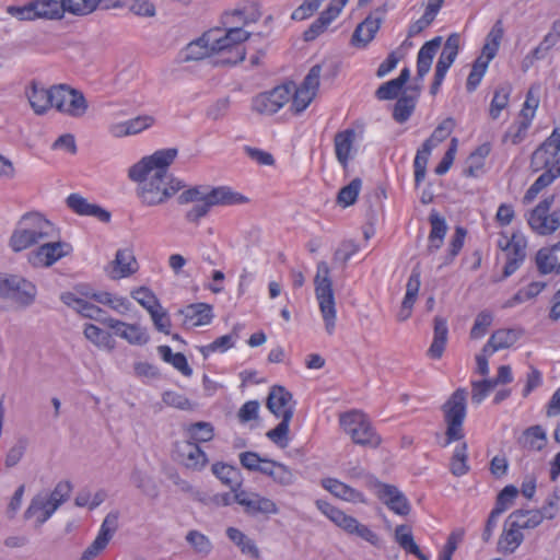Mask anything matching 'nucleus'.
<instances>
[{"mask_svg":"<svg viewBox=\"0 0 560 560\" xmlns=\"http://www.w3.org/2000/svg\"><path fill=\"white\" fill-rule=\"evenodd\" d=\"M55 232L52 223L38 212L24 214L12 231L8 245L20 253L49 240Z\"/></svg>","mask_w":560,"mask_h":560,"instance_id":"obj_3","label":"nucleus"},{"mask_svg":"<svg viewBox=\"0 0 560 560\" xmlns=\"http://www.w3.org/2000/svg\"><path fill=\"white\" fill-rule=\"evenodd\" d=\"M7 13L18 19L19 21H35L38 20L33 0L22 7L9 5Z\"/></svg>","mask_w":560,"mask_h":560,"instance_id":"obj_62","label":"nucleus"},{"mask_svg":"<svg viewBox=\"0 0 560 560\" xmlns=\"http://www.w3.org/2000/svg\"><path fill=\"white\" fill-rule=\"evenodd\" d=\"M212 472L231 490H236L241 486V472L234 466L217 463L212 465Z\"/></svg>","mask_w":560,"mask_h":560,"instance_id":"obj_37","label":"nucleus"},{"mask_svg":"<svg viewBox=\"0 0 560 560\" xmlns=\"http://www.w3.org/2000/svg\"><path fill=\"white\" fill-rule=\"evenodd\" d=\"M24 93L31 108L36 115H45L54 106V85L49 89H45L36 81H32L25 88Z\"/></svg>","mask_w":560,"mask_h":560,"instance_id":"obj_18","label":"nucleus"},{"mask_svg":"<svg viewBox=\"0 0 560 560\" xmlns=\"http://www.w3.org/2000/svg\"><path fill=\"white\" fill-rule=\"evenodd\" d=\"M293 90L291 82L260 93L253 100V109L261 115H273L291 100Z\"/></svg>","mask_w":560,"mask_h":560,"instance_id":"obj_13","label":"nucleus"},{"mask_svg":"<svg viewBox=\"0 0 560 560\" xmlns=\"http://www.w3.org/2000/svg\"><path fill=\"white\" fill-rule=\"evenodd\" d=\"M71 246L63 242L40 243L39 246L27 255V261L35 268L50 267L60 258L67 256Z\"/></svg>","mask_w":560,"mask_h":560,"instance_id":"obj_14","label":"nucleus"},{"mask_svg":"<svg viewBox=\"0 0 560 560\" xmlns=\"http://www.w3.org/2000/svg\"><path fill=\"white\" fill-rule=\"evenodd\" d=\"M538 270L546 275L560 273V242L551 247L541 248L536 255Z\"/></svg>","mask_w":560,"mask_h":560,"instance_id":"obj_27","label":"nucleus"},{"mask_svg":"<svg viewBox=\"0 0 560 560\" xmlns=\"http://www.w3.org/2000/svg\"><path fill=\"white\" fill-rule=\"evenodd\" d=\"M342 529H345L347 533L351 535H357L358 537L362 538L363 540L370 542L373 546H376L378 544V536L374 532H372L368 526L359 523L352 516L348 520L347 524Z\"/></svg>","mask_w":560,"mask_h":560,"instance_id":"obj_49","label":"nucleus"},{"mask_svg":"<svg viewBox=\"0 0 560 560\" xmlns=\"http://www.w3.org/2000/svg\"><path fill=\"white\" fill-rule=\"evenodd\" d=\"M66 500L67 497L62 492H39L26 509L24 518L33 521L35 528H38Z\"/></svg>","mask_w":560,"mask_h":560,"instance_id":"obj_11","label":"nucleus"},{"mask_svg":"<svg viewBox=\"0 0 560 560\" xmlns=\"http://www.w3.org/2000/svg\"><path fill=\"white\" fill-rule=\"evenodd\" d=\"M174 453L176 459L191 470H200L208 464L206 453L191 441L176 442Z\"/></svg>","mask_w":560,"mask_h":560,"instance_id":"obj_16","label":"nucleus"},{"mask_svg":"<svg viewBox=\"0 0 560 560\" xmlns=\"http://www.w3.org/2000/svg\"><path fill=\"white\" fill-rule=\"evenodd\" d=\"M84 336L88 340L97 347H104L112 350L114 348V340L110 334L102 330L100 327L89 324L84 328Z\"/></svg>","mask_w":560,"mask_h":560,"instance_id":"obj_48","label":"nucleus"},{"mask_svg":"<svg viewBox=\"0 0 560 560\" xmlns=\"http://www.w3.org/2000/svg\"><path fill=\"white\" fill-rule=\"evenodd\" d=\"M293 417V410L287 409L281 422L272 430H269L266 435L276 445L284 448L289 444V423Z\"/></svg>","mask_w":560,"mask_h":560,"instance_id":"obj_40","label":"nucleus"},{"mask_svg":"<svg viewBox=\"0 0 560 560\" xmlns=\"http://www.w3.org/2000/svg\"><path fill=\"white\" fill-rule=\"evenodd\" d=\"M545 170L546 171L527 189L523 198L524 203H530L544 188L548 187L558 176H560V165L557 167V171L551 168Z\"/></svg>","mask_w":560,"mask_h":560,"instance_id":"obj_39","label":"nucleus"},{"mask_svg":"<svg viewBox=\"0 0 560 560\" xmlns=\"http://www.w3.org/2000/svg\"><path fill=\"white\" fill-rule=\"evenodd\" d=\"M37 296L36 285L23 276L0 272V311L24 310Z\"/></svg>","mask_w":560,"mask_h":560,"instance_id":"obj_4","label":"nucleus"},{"mask_svg":"<svg viewBox=\"0 0 560 560\" xmlns=\"http://www.w3.org/2000/svg\"><path fill=\"white\" fill-rule=\"evenodd\" d=\"M553 202L555 195H550L529 212L527 223L536 234L551 235L560 228V213L558 211L550 212Z\"/></svg>","mask_w":560,"mask_h":560,"instance_id":"obj_10","label":"nucleus"},{"mask_svg":"<svg viewBox=\"0 0 560 560\" xmlns=\"http://www.w3.org/2000/svg\"><path fill=\"white\" fill-rule=\"evenodd\" d=\"M54 106L58 113L71 118H82L89 109V102L82 91L69 84L54 85Z\"/></svg>","mask_w":560,"mask_h":560,"instance_id":"obj_9","label":"nucleus"},{"mask_svg":"<svg viewBox=\"0 0 560 560\" xmlns=\"http://www.w3.org/2000/svg\"><path fill=\"white\" fill-rule=\"evenodd\" d=\"M521 528L515 526L514 520H512L511 527L504 530L499 541L502 549L513 551L521 544L523 540V535L520 532Z\"/></svg>","mask_w":560,"mask_h":560,"instance_id":"obj_55","label":"nucleus"},{"mask_svg":"<svg viewBox=\"0 0 560 560\" xmlns=\"http://www.w3.org/2000/svg\"><path fill=\"white\" fill-rule=\"evenodd\" d=\"M510 92L511 89L509 86H500L495 90L489 110L492 119H497L500 113L508 106Z\"/></svg>","mask_w":560,"mask_h":560,"instance_id":"obj_53","label":"nucleus"},{"mask_svg":"<svg viewBox=\"0 0 560 560\" xmlns=\"http://www.w3.org/2000/svg\"><path fill=\"white\" fill-rule=\"evenodd\" d=\"M442 38L440 36L427 42L418 52L417 75L422 79L431 69L433 57L441 46Z\"/></svg>","mask_w":560,"mask_h":560,"instance_id":"obj_33","label":"nucleus"},{"mask_svg":"<svg viewBox=\"0 0 560 560\" xmlns=\"http://www.w3.org/2000/svg\"><path fill=\"white\" fill-rule=\"evenodd\" d=\"M245 198L228 187L207 189V202L210 207L217 205H235L243 202Z\"/></svg>","mask_w":560,"mask_h":560,"instance_id":"obj_38","label":"nucleus"},{"mask_svg":"<svg viewBox=\"0 0 560 560\" xmlns=\"http://www.w3.org/2000/svg\"><path fill=\"white\" fill-rule=\"evenodd\" d=\"M62 5V15L71 13L78 16H84L94 12L93 0H60Z\"/></svg>","mask_w":560,"mask_h":560,"instance_id":"obj_52","label":"nucleus"},{"mask_svg":"<svg viewBox=\"0 0 560 560\" xmlns=\"http://www.w3.org/2000/svg\"><path fill=\"white\" fill-rule=\"evenodd\" d=\"M522 443L529 450L540 451L546 444V434L539 425L530 427L524 432Z\"/></svg>","mask_w":560,"mask_h":560,"instance_id":"obj_50","label":"nucleus"},{"mask_svg":"<svg viewBox=\"0 0 560 560\" xmlns=\"http://www.w3.org/2000/svg\"><path fill=\"white\" fill-rule=\"evenodd\" d=\"M293 396L282 386H273L267 398L268 409L278 418H283L287 409L293 410Z\"/></svg>","mask_w":560,"mask_h":560,"instance_id":"obj_26","label":"nucleus"},{"mask_svg":"<svg viewBox=\"0 0 560 560\" xmlns=\"http://www.w3.org/2000/svg\"><path fill=\"white\" fill-rule=\"evenodd\" d=\"M556 513V505L552 500L548 502V505L541 510H517L510 515L511 520H514V525L517 527L530 528L535 527L542 518H552Z\"/></svg>","mask_w":560,"mask_h":560,"instance_id":"obj_21","label":"nucleus"},{"mask_svg":"<svg viewBox=\"0 0 560 560\" xmlns=\"http://www.w3.org/2000/svg\"><path fill=\"white\" fill-rule=\"evenodd\" d=\"M455 121L452 118L444 119L433 131L429 139L423 142L424 151L431 152L439 143L443 142L453 131Z\"/></svg>","mask_w":560,"mask_h":560,"instance_id":"obj_44","label":"nucleus"},{"mask_svg":"<svg viewBox=\"0 0 560 560\" xmlns=\"http://www.w3.org/2000/svg\"><path fill=\"white\" fill-rule=\"evenodd\" d=\"M487 61H483V56H479L474 65L472 69L468 75L466 88L468 92H472L476 90L478 84L480 83L486 70H487Z\"/></svg>","mask_w":560,"mask_h":560,"instance_id":"obj_59","label":"nucleus"},{"mask_svg":"<svg viewBox=\"0 0 560 560\" xmlns=\"http://www.w3.org/2000/svg\"><path fill=\"white\" fill-rule=\"evenodd\" d=\"M210 31L203 33L198 39L189 43L185 49V60H201L207 57H213L212 43H210Z\"/></svg>","mask_w":560,"mask_h":560,"instance_id":"obj_31","label":"nucleus"},{"mask_svg":"<svg viewBox=\"0 0 560 560\" xmlns=\"http://www.w3.org/2000/svg\"><path fill=\"white\" fill-rule=\"evenodd\" d=\"M149 314L152 318L154 327L159 331L168 335L171 328V319L168 317L166 310L162 307L161 303H159V306L151 308V311H149Z\"/></svg>","mask_w":560,"mask_h":560,"instance_id":"obj_63","label":"nucleus"},{"mask_svg":"<svg viewBox=\"0 0 560 560\" xmlns=\"http://www.w3.org/2000/svg\"><path fill=\"white\" fill-rule=\"evenodd\" d=\"M448 336L447 322L441 316L434 317V334L428 355L432 359H440L443 355Z\"/></svg>","mask_w":560,"mask_h":560,"instance_id":"obj_30","label":"nucleus"},{"mask_svg":"<svg viewBox=\"0 0 560 560\" xmlns=\"http://www.w3.org/2000/svg\"><path fill=\"white\" fill-rule=\"evenodd\" d=\"M493 315L489 311H481L475 319V323L470 329L469 336L471 339H479L483 337L491 326Z\"/></svg>","mask_w":560,"mask_h":560,"instance_id":"obj_54","label":"nucleus"},{"mask_svg":"<svg viewBox=\"0 0 560 560\" xmlns=\"http://www.w3.org/2000/svg\"><path fill=\"white\" fill-rule=\"evenodd\" d=\"M68 207L80 215H90L98 219L102 222H108L110 213L97 205L90 203L85 198L78 194H71L67 198Z\"/></svg>","mask_w":560,"mask_h":560,"instance_id":"obj_23","label":"nucleus"},{"mask_svg":"<svg viewBox=\"0 0 560 560\" xmlns=\"http://www.w3.org/2000/svg\"><path fill=\"white\" fill-rule=\"evenodd\" d=\"M466 400L467 390L465 388H458L442 406L446 424L445 442L442 444L444 447L455 441L464 439L463 423L466 418Z\"/></svg>","mask_w":560,"mask_h":560,"instance_id":"obj_7","label":"nucleus"},{"mask_svg":"<svg viewBox=\"0 0 560 560\" xmlns=\"http://www.w3.org/2000/svg\"><path fill=\"white\" fill-rule=\"evenodd\" d=\"M442 38L440 36L427 42L418 52L417 75L422 79L431 69L433 57L441 46Z\"/></svg>","mask_w":560,"mask_h":560,"instance_id":"obj_32","label":"nucleus"},{"mask_svg":"<svg viewBox=\"0 0 560 560\" xmlns=\"http://www.w3.org/2000/svg\"><path fill=\"white\" fill-rule=\"evenodd\" d=\"M92 299L120 314H125L130 307V303L126 298L117 296L109 292L93 293Z\"/></svg>","mask_w":560,"mask_h":560,"instance_id":"obj_43","label":"nucleus"},{"mask_svg":"<svg viewBox=\"0 0 560 560\" xmlns=\"http://www.w3.org/2000/svg\"><path fill=\"white\" fill-rule=\"evenodd\" d=\"M214 65L235 66L242 62L246 56V48L243 43L247 40L250 33L241 26H226V30H210Z\"/></svg>","mask_w":560,"mask_h":560,"instance_id":"obj_2","label":"nucleus"},{"mask_svg":"<svg viewBox=\"0 0 560 560\" xmlns=\"http://www.w3.org/2000/svg\"><path fill=\"white\" fill-rule=\"evenodd\" d=\"M186 433L188 438L186 441L198 444L211 441L214 436V428L210 422L198 421L189 424L186 428Z\"/></svg>","mask_w":560,"mask_h":560,"instance_id":"obj_42","label":"nucleus"},{"mask_svg":"<svg viewBox=\"0 0 560 560\" xmlns=\"http://www.w3.org/2000/svg\"><path fill=\"white\" fill-rule=\"evenodd\" d=\"M131 296L148 312L159 306L160 303L153 292L145 287H140L131 291Z\"/></svg>","mask_w":560,"mask_h":560,"instance_id":"obj_61","label":"nucleus"},{"mask_svg":"<svg viewBox=\"0 0 560 560\" xmlns=\"http://www.w3.org/2000/svg\"><path fill=\"white\" fill-rule=\"evenodd\" d=\"M350 474L351 478L360 481L358 483V486L360 487L377 490H397L396 486L382 482L376 477L366 474L364 470L360 468H353Z\"/></svg>","mask_w":560,"mask_h":560,"instance_id":"obj_46","label":"nucleus"},{"mask_svg":"<svg viewBox=\"0 0 560 560\" xmlns=\"http://www.w3.org/2000/svg\"><path fill=\"white\" fill-rule=\"evenodd\" d=\"M315 96H316L315 94H313L304 89H301L300 86L296 88L294 85V90L292 91V96H291V100H292L291 109L295 114L302 113L311 104V102L314 100Z\"/></svg>","mask_w":560,"mask_h":560,"instance_id":"obj_57","label":"nucleus"},{"mask_svg":"<svg viewBox=\"0 0 560 560\" xmlns=\"http://www.w3.org/2000/svg\"><path fill=\"white\" fill-rule=\"evenodd\" d=\"M357 133L353 129H346L335 135L334 147L338 162L343 168L348 167L349 160L352 158L353 144Z\"/></svg>","mask_w":560,"mask_h":560,"instance_id":"obj_25","label":"nucleus"},{"mask_svg":"<svg viewBox=\"0 0 560 560\" xmlns=\"http://www.w3.org/2000/svg\"><path fill=\"white\" fill-rule=\"evenodd\" d=\"M139 269L138 261L131 248H122L116 252L115 258L105 267L106 276L112 280H119L136 273Z\"/></svg>","mask_w":560,"mask_h":560,"instance_id":"obj_15","label":"nucleus"},{"mask_svg":"<svg viewBox=\"0 0 560 560\" xmlns=\"http://www.w3.org/2000/svg\"><path fill=\"white\" fill-rule=\"evenodd\" d=\"M385 9L377 8L374 13L370 14L354 30L351 36V45L358 48H364L380 30Z\"/></svg>","mask_w":560,"mask_h":560,"instance_id":"obj_17","label":"nucleus"},{"mask_svg":"<svg viewBox=\"0 0 560 560\" xmlns=\"http://www.w3.org/2000/svg\"><path fill=\"white\" fill-rule=\"evenodd\" d=\"M451 471L455 476H462L467 472V444L465 442L456 446L451 459Z\"/></svg>","mask_w":560,"mask_h":560,"instance_id":"obj_51","label":"nucleus"},{"mask_svg":"<svg viewBox=\"0 0 560 560\" xmlns=\"http://www.w3.org/2000/svg\"><path fill=\"white\" fill-rule=\"evenodd\" d=\"M225 533L229 539L238 547L242 555L254 560L260 559V550L254 539L236 527H228Z\"/></svg>","mask_w":560,"mask_h":560,"instance_id":"obj_29","label":"nucleus"},{"mask_svg":"<svg viewBox=\"0 0 560 560\" xmlns=\"http://www.w3.org/2000/svg\"><path fill=\"white\" fill-rule=\"evenodd\" d=\"M105 325L114 330V334L131 345L142 346L149 341L147 329L138 324H127L115 318H106Z\"/></svg>","mask_w":560,"mask_h":560,"instance_id":"obj_20","label":"nucleus"},{"mask_svg":"<svg viewBox=\"0 0 560 560\" xmlns=\"http://www.w3.org/2000/svg\"><path fill=\"white\" fill-rule=\"evenodd\" d=\"M341 12L340 7L338 3H336L335 0H331L328 8L323 11L312 24L311 26L304 32L303 38L305 42H312L317 36H319L327 28V26L339 15Z\"/></svg>","mask_w":560,"mask_h":560,"instance_id":"obj_24","label":"nucleus"},{"mask_svg":"<svg viewBox=\"0 0 560 560\" xmlns=\"http://www.w3.org/2000/svg\"><path fill=\"white\" fill-rule=\"evenodd\" d=\"M464 238H465L464 229L457 228L455 231V234L453 235L452 241L450 243L447 254L444 257L443 261L439 266L440 268L451 264L453 261V259L458 255V253L460 252V249L464 245Z\"/></svg>","mask_w":560,"mask_h":560,"instance_id":"obj_60","label":"nucleus"},{"mask_svg":"<svg viewBox=\"0 0 560 560\" xmlns=\"http://www.w3.org/2000/svg\"><path fill=\"white\" fill-rule=\"evenodd\" d=\"M38 20L59 21L63 19L60 0H33Z\"/></svg>","mask_w":560,"mask_h":560,"instance_id":"obj_36","label":"nucleus"},{"mask_svg":"<svg viewBox=\"0 0 560 560\" xmlns=\"http://www.w3.org/2000/svg\"><path fill=\"white\" fill-rule=\"evenodd\" d=\"M183 317L182 325L185 328L206 326L213 318L212 306L207 303H194L177 312Z\"/></svg>","mask_w":560,"mask_h":560,"instance_id":"obj_19","label":"nucleus"},{"mask_svg":"<svg viewBox=\"0 0 560 560\" xmlns=\"http://www.w3.org/2000/svg\"><path fill=\"white\" fill-rule=\"evenodd\" d=\"M459 49V35L454 33L451 34L443 47V50L438 60L435 72H439L443 75L446 74L447 70L456 59Z\"/></svg>","mask_w":560,"mask_h":560,"instance_id":"obj_34","label":"nucleus"},{"mask_svg":"<svg viewBox=\"0 0 560 560\" xmlns=\"http://www.w3.org/2000/svg\"><path fill=\"white\" fill-rule=\"evenodd\" d=\"M421 88L418 85L409 86L407 91L410 92V94H407L406 92L398 98V101L395 104L394 107V119L400 124L405 122L409 119L411 116L417 98L419 96Z\"/></svg>","mask_w":560,"mask_h":560,"instance_id":"obj_28","label":"nucleus"},{"mask_svg":"<svg viewBox=\"0 0 560 560\" xmlns=\"http://www.w3.org/2000/svg\"><path fill=\"white\" fill-rule=\"evenodd\" d=\"M380 500L396 514L407 515L410 511L408 500L401 492H380Z\"/></svg>","mask_w":560,"mask_h":560,"instance_id":"obj_45","label":"nucleus"},{"mask_svg":"<svg viewBox=\"0 0 560 560\" xmlns=\"http://www.w3.org/2000/svg\"><path fill=\"white\" fill-rule=\"evenodd\" d=\"M185 540L191 551L201 558L210 556L213 551V542L210 537L197 529L188 530Z\"/></svg>","mask_w":560,"mask_h":560,"instance_id":"obj_35","label":"nucleus"},{"mask_svg":"<svg viewBox=\"0 0 560 560\" xmlns=\"http://www.w3.org/2000/svg\"><path fill=\"white\" fill-rule=\"evenodd\" d=\"M560 152V130L555 128L552 133L533 152L530 167L534 172L544 168L557 171L560 166L558 154Z\"/></svg>","mask_w":560,"mask_h":560,"instance_id":"obj_12","label":"nucleus"},{"mask_svg":"<svg viewBox=\"0 0 560 560\" xmlns=\"http://www.w3.org/2000/svg\"><path fill=\"white\" fill-rule=\"evenodd\" d=\"M361 179L354 178L349 185L342 187L338 194V202L343 206H351L355 202L361 189Z\"/></svg>","mask_w":560,"mask_h":560,"instance_id":"obj_58","label":"nucleus"},{"mask_svg":"<svg viewBox=\"0 0 560 560\" xmlns=\"http://www.w3.org/2000/svg\"><path fill=\"white\" fill-rule=\"evenodd\" d=\"M316 505L331 522L341 528L345 527L348 520L351 517L326 501L318 500L316 501Z\"/></svg>","mask_w":560,"mask_h":560,"instance_id":"obj_56","label":"nucleus"},{"mask_svg":"<svg viewBox=\"0 0 560 560\" xmlns=\"http://www.w3.org/2000/svg\"><path fill=\"white\" fill-rule=\"evenodd\" d=\"M534 117L533 113H527L525 109H522L520 113V120H517L504 135V141L508 139L511 140L513 144H517L525 138L526 131L530 126L532 119Z\"/></svg>","mask_w":560,"mask_h":560,"instance_id":"obj_41","label":"nucleus"},{"mask_svg":"<svg viewBox=\"0 0 560 560\" xmlns=\"http://www.w3.org/2000/svg\"><path fill=\"white\" fill-rule=\"evenodd\" d=\"M517 338L518 335L513 329H498L491 335L489 346H492V352H495L511 347L516 342Z\"/></svg>","mask_w":560,"mask_h":560,"instance_id":"obj_47","label":"nucleus"},{"mask_svg":"<svg viewBox=\"0 0 560 560\" xmlns=\"http://www.w3.org/2000/svg\"><path fill=\"white\" fill-rule=\"evenodd\" d=\"M343 431L349 434L355 444L376 447L381 438L374 432L368 417L358 410L342 413L339 419Z\"/></svg>","mask_w":560,"mask_h":560,"instance_id":"obj_8","label":"nucleus"},{"mask_svg":"<svg viewBox=\"0 0 560 560\" xmlns=\"http://www.w3.org/2000/svg\"><path fill=\"white\" fill-rule=\"evenodd\" d=\"M198 501L210 508L228 506L233 502L240 504L248 514L276 513V503L257 492H197Z\"/></svg>","mask_w":560,"mask_h":560,"instance_id":"obj_5","label":"nucleus"},{"mask_svg":"<svg viewBox=\"0 0 560 560\" xmlns=\"http://www.w3.org/2000/svg\"><path fill=\"white\" fill-rule=\"evenodd\" d=\"M129 11L137 16L153 18L156 14L155 4L150 0H131Z\"/></svg>","mask_w":560,"mask_h":560,"instance_id":"obj_64","label":"nucleus"},{"mask_svg":"<svg viewBox=\"0 0 560 560\" xmlns=\"http://www.w3.org/2000/svg\"><path fill=\"white\" fill-rule=\"evenodd\" d=\"M315 295L324 320L327 335H332L336 329L337 308L330 269L326 261L317 264V271L314 278Z\"/></svg>","mask_w":560,"mask_h":560,"instance_id":"obj_6","label":"nucleus"},{"mask_svg":"<svg viewBox=\"0 0 560 560\" xmlns=\"http://www.w3.org/2000/svg\"><path fill=\"white\" fill-rule=\"evenodd\" d=\"M176 156V149L159 150L142 158L129 168L128 176L138 183L137 195L143 205H163L186 187L183 180L168 173V167Z\"/></svg>","mask_w":560,"mask_h":560,"instance_id":"obj_1","label":"nucleus"},{"mask_svg":"<svg viewBox=\"0 0 560 560\" xmlns=\"http://www.w3.org/2000/svg\"><path fill=\"white\" fill-rule=\"evenodd\" d=\"M261 16L259 5L256 2H246L241 7L226 12L223 16L225 26H243L257 22Z\"/></svg>","mask_w":560,"mask_h":560,"instance_id":"obj_22","label":"nucleus"}]
</instances>
